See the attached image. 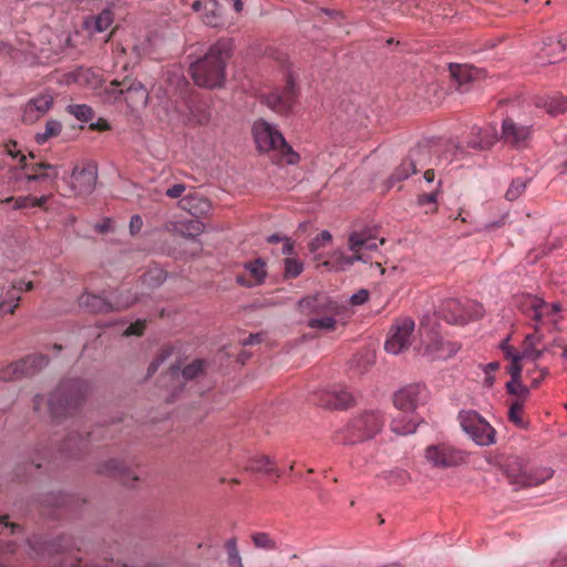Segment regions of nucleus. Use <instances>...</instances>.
Returning a JSON list of instances; mask_svg holds the SVG:
<instances>
[{"label": "nucleus", "instance_id": "obj_50", "mask_svg": "<svg viewBox=\"0 0 567 567\" xmlns=\"http://www.w3.org/2000/svg\"><path fill=\"white\" fill-rule=\"evenodd\" d=\"M383 476L391 485H403L410 480L408 472L400 468L389 471Z\"/></svg>", "mask_w": 567, "mask_h": 567}, {"label": "nucleus", "instance_id": "obj_41", "mask_svg": "<svg viewBox=\"0 0 567 567\" xmlns=\"http://www.w3.org/2000/svg\"><path fill=\"white\" fill-rule=\"evenodd\" d=\"M542 300L543 299L533 295L523 296L519 301V309L524 315L535 320L539 306H542Z\"/></svg>", "mask_w": 567, "mask_h": 567}, {"label": "nucleus", "instance_id": "obj_44", "mask_svg": "<svg viewBox=\"0 0 567 567\" xmlns=\"http://www.w3.org/2000/svg\"><path fill=\"white\" fill-rule=\"evenodd\" d=\"M66 111L83 123L90 122L94 116L93 109L87 104H70L66 106Z\"/></svg>", "mask_w": 567, "mask_h": 567}, {"label": "nucleus", "instance_id": "obj_63", "mask_svg": "<svg viewBox=\"0 0 567 567\" xmlns=\"http://www.w3.org/2000/svg\"><path fill=\"white\" fill-rule=\"evenodd\" d=\"M16 147H17V142H13V141H10L7 145H6V151L7 153L12 156V157H18L20 156L19 161L20 163H24L25 162V155L23 154H20V151H16Z\"/></svg>", "mask_w": 567, "mask_h": 567}, {"label": "nucleus", "instance_id": "obj_47", "mask_svg": "<svg viewBox=\"0 0 567 567\" xmlns=\"http://www.w3.org/2000/svg\"><path fill=\"white\" fill-rule=\"evenodd\" d=\"M522 400H513L508 409V420L518 427L526 429L527 423L524 422L520 412L524 409Z\"/></svg>", "mask_w": 567, "mask_h": 567}, {"label": "nucleus", "instance_id": "obj_35", "mask_svg": "<svg viewBox=\"0 0 567 567\" xmlns=\"http://www.w3.org/2000/svg\"><path fill=\"white\" fill-rule=\"evenodd\" d=\"M246 471L267 475L275 474L277 477L280 476L275 461L267 455H256L250 457L247 462Z\"/></svg>", "mask_w": 567, "mask_h": 567}, {"label": "nucleus", "instance_id": "obj_10", "mask_svg": "<svg viewBox=\"0 0 567 567\" xmlns=\"http://www.w3.org/2000/svg\"><path fill=\"white\" fill-rule=\"evenodd\" d=\"M506 473L512 484L533 487L543 484L554 475L550 467L528 468L523 460L515 457L506 464Z\"/></svg>", "mask_w": 567, "mask_h": 567}, {"label": "nucleus", "instance_id": "obj_17", "mask_svg": "<svg viewBox=\"0 0 567 567\" xmlns=\"http://www.w3.org/2000/svg\"><path fill=\"white\" fill-rule=\"evenodd\" d=\"M530 135L532 126L519 124L511 117L503 120L501 138L514 148L527 147Z\"/></svg>", "mask_w": 567, "mask_h": 567}, {"label": "nucleus", "instance_id": "obj_33", "mask_svg": "<svg viewBox=\"0 0 567 567\" xmlns=\"http://www.w3.org/2000/svg\"><path fill=\"white\" fill-rule=\"evenodd\" d=\"M69 78L74 83L90 89H97L102 83L101 75L90 68L80 66L71 72Z\"/></svg>", "mask_w": 567, "mask_h": 567}, {"label": "nucleus", "instance_id": "obj_40", "mask_svg": "<svg viewBox=\"0 0 567 567\" xmlns=\"http://www.w3.org/2000/svg\"><path fill=\"white\" fill-rule=\"evenodd\" d=\"M225 551L227 555V565L229 567H245L238 549L237 538L230 537L225 542Z\"/></svg>", "mask_w": 567, "mask_h": 567}, {"label": "nucleus", "instance_id": "obj_62", "mask_svg": "<svg viewBox=\"0 0 567 567\" xmlns=\"http://www.w3.org/2000/svg\"><path fill=\"white\" fill-rule=\"evenodd\" d=\"M143 227V219L140 215H133L130 220V233L136 235Z\"/></svg>", "mask_w": 567, "mask_h": 567}, {"label": "nucleus", "instance_id": "obj_54", "mask_svg": "<svg viewBox=\"0 0 567 567\" xmlns=\"http://www.w3.org/2000/svg\"><path fill=\"white\" fill-rule=\"evenodd\" d=\"M522 360V357H514V359L509 360L511 363L507 367V372L511 375V380H518L522 379V364L519 363Z\"/></svg>", "mask_w": 567, "mask_h": 567}, {"label": "nucleus", "instance_id": "obj_6", "mask_svg": "<svg viewBox=\"0 0 567 567\" xmlns=\"http://www.w3.org/2000/svg\"><path fill=\"white\" fill-rule=\"evenodd\" d=\"M432 164L437 163L432 158L431 147L426 143H419L409 151L408 156L390 175L388 186L393 187L417 173L419 168H424Z\"/></svg>", "mask_w": 567, "mask_h": 567}, {"label": "nucleus", "instance_id": "obj_34", "mask_svg": "<svg viewBox=\"0 0 567 567\" xmlns=\"http://www.w3.org/2000/svg\"><path fill=\"white\" fill-rule=\"evenodd\" d=\"M113 19L112 10L103 9L97 16H91L84 20V29L89 32L101 33L109 29L113 23Z\"/></svg>", "mask_w": 567, "mask_h": 567}, {"label": "nucleus", "instance_id": "obj_4", "mask_svg": "<svg viewBox=\"0 0 567 567\" xmlns=\"http://www.w3.org/2000/svg\"><path fill=\"white\" fill-rule=\"evenodd\" d=\"M439 324L429 315L424 316L420 322V334L424 343L423 355L430 361L446 360L460 350L455 342L444 341L437 331Z\"/></svg>", "mask_w": 567, "mask_h": 567}, {"label": "nucleus", "instance_id": "obj_15", "mask_svg": "<svg viewBox=\"0 0 567 567\" xmlns=\"http://www.w3.org/2000/svg\"><path fill=\"white\" fill-rule=\"evenodd\" d=\"M427 399L424 383H411L402 386L393 394V404L401 412L414 413L417 405Z\"/></svg>", "mask_w": 567, "mask_h": 567}, {"label": "nucleus", "instance_id": "obj_48", "mask_svg": "<svg viewBox=\"0 0 567 567\" xmlns=\"http://www.w3.org/2000/svg\"><path fill=\"white\" fill-rule=\"evenodd\" d=\"M527 183V179L520 177L513 179L508 189L506 190L505 198L509 202L518 199L525 192Z\"/></svg>", "mask_w": 567, "mask_h": 567}, {"label": "nucleus", "instance_id": "obj_38", "mask_svg": "<svg viewBox=\"0 0 567 567\" xmlns=\"http://www.w3.org/2000/svg\"><path fill=\"white\" fill-rule=\"evenodd\" d=\"M338 315H322L318 317H311L307 321V326L311 329L321 330V331H333L337 326V317Z\"/></svg>", "mask_w": 567, "mask_h": 567}, {"label": "nucleus", "instance_id": "obj_36", "mask_svg": "<svg viewBox=\"0 0 567 567\" xmlns=\"http://www.w3.org/2000/svg\"><path fill=\"white\" fill-rule=\"evenodd\" d=\"M560 311H561V306L559 302L548 303V302L542 300V306H539L538 312L534 320L537 323L536 327L538 328V323H540V322L548 321L549 323H551L554 330H558L559 329L558 313Z\"/></svg>", "mask_w": 567, "mask_h": 567}, {"label": "nucleus", "instance_id": "obj_12", "mask_svg": "<svg viewBox=\"0 0 567 567\" xmlns=\"http://www.w3.org/2000/svg\"><path fill=\"white\" fill-rule=\"evenodd\" d=\"M261 101L270 110L279 114H288L297 101V89L295 79L289 73L286 78V83L281 89L264 94Z\"/></svg>", "mask_w": 567, "mask_h": 567}, {"label": "nucleus", "instance_id": "obj_45", "mask_svg": "<svg viewBox=\"0 0 567 567\" xmlns=\"http://www.w3.org/2000/svg\"><path fill=\"white\" fill-rule=\"evenodd\" d=\"M544 106L551 115L565 113L567 111V96H551L546 100Z\"/></svg>", "mask_w": 567, "mask_h": 567}, {"label": "nucleus", "instance_id": "obj_37", "mask_svg": "<svg viewBox=\"0 0 567 567\" xmlns=\"http://www.w3.org/2000/svg\"><path fill=\"white\" fill-rule=\"evenodd\" d=\"M244 268L249 272L256 286L262 285L267 277L266 261L261 258L247 261Z\"/></svg>", "mask_w": 567, "mask_h": 567}, {"label": "nucleus", "instance_id": "obj_46", "mask_svg": "<svg viewBox=\"0 0 567 567\" xmlns=\"http://www.w3.org/2000/svg\"><path fill=\"white\" fill-rule=\"evenodd\" d=\"M303 271V264L297 258H286L284 260V277L285 279H293L301 275Z\"/></svg>", "mask_w": 567, "mask_h": 567}, {"label": "nucleus", "instance_id": "obj_14", "mask_svg": "<svg viewBox=\"0 0 567 567\" xmlns=\"http://www.w3.org/2000/svg\"><path fill=\"white\" fill-rule=\"evenodd\" d=\"M415 324L411 318H402L395 321L389 331L384 349L388 353L398 355L411 346V338Z\"/></svg>", "mask_w": 567, "mask_h": 567}, {"label": "nucleus", "instance_id": "obj_59", "mask_svg": "<svg viewBox=\"0 0 567 567\" xmlns=\"http://www.w3.org/2000/svg\"><path fill=\"white\" fill-rule=\"evenodd\" d=\"M369 299V292L365 289H360L358 292L350 297V302L354 306L363 305Z\"/></svg>", "mask_w": 567, "mask_h": 567}, {"label": "nucleus", "instance_id": "obj_61", "mask_svg": "<svg viewBox=\"0 0 567 567\" xmlns=\"http://www.w3.org/2000/svg\"><path fill=\"white\" fill-rule=\"evenodd\" d=\"M145 329V321L138 320L135 323H132L130 327H127L125 334L126 336H140L143 333V330Z\"/></svg>", "mask_w": 567, "mask_h": 567}, {"label": "nucleus", "instance_id": "obj_64", "mask_svg": "<svg viewBox=\"0 0 567 567\" xmlns=\"http://www.w3.org/2000/svg\"><path fill=\"white\" fill-rule=\"evenodd\" d=\"M553 567H565L567 566V548L559 551L551 561Z\"/></svg>", "mask_w": 567, "mask_h": 567}, {"label": "nucleus", "instance_id": "obj_24", "mask_svg": "<svg viewBox=\"0 0 567 567\" xmlns=\"http://www.w3.org/2000/svg\"><path fill=\"white\" fill-rule=\"evenodd\" d=\"M194 11L200 13L202 21L210 28H223L225 19L217 0H196L192 4Z\"/></svg>", "mask_w": 567, "mask_h": 567}, {"label": "nucleus", "instance_id": "obj_13", "mask_svg": "<svg viewBox=\"0 0 567 567\" xmlns=\"http://www.w3.org/2000/svg\"><path fill=\"white\" fill-rule=\"evenodd\" d=\"M298 307L303 315L310 318L328 313L340 315L343 309L342 305L324 292H317L301 298L298 301Z\"/></svg>", "mask_w": 567, "mask_h": 567}, {"label": "nucleus", "instance_id": "obj_30", "mask_svg": "<svg viewBox=\"0 0 567 567\" xmlns=\"http://www.w3.org/2000/svg\"><path fill=\"white\" fill-rule=\"evenodd\" d=\"M556 44H560V41L558 38H555V37H547L543 41V47H542L540 51L538 52V61L540 63H543V64L556 63L566 58L563 49H560L559 47H556Z\"/></svg>", "mask_w": 567, "mask_h": 567}, {"label": "nucleus", "instance_id": "obj_49", "mask_svg": "<svg viewBox=\"0 0 567 567\" xmlns=\"http://www.w3.org/2000/svg\"><path fill=\"white\" fill-rule=\"evenodd\" d=\"M190 114L195 123L198 125H206L210 121V112L205 105H195L190 107Z\"/></svg>", "mask_w": 567, "mask_h": 567}, {"label": "nucleus", "instance_id": "obj_58", "mask_svg": "<svg viewBox=\"0 0 567 567\" xmlns=\"http://www.w3.org/2000/svg\"><path fill=\"white\" fill-rule=\"evenodd\" d=\"M508 341H509V338H506L501 343V349L504 353V357L507 360H512V359H514V357H520V352L515 351L514 348L509 346Z\"/></svg>", "mask_w": 567, "mask_h": 567}, {"label": "nucleus", "instance_id": "obj_32", "mask_svg": "<svg viewBox=\"0 0 567 567\" xmlns=\"http://www.w3.org/2000/svg\"><path fill=\"white\" fill-rule=\"evenodd\" d=\"M544 339L543 333L539 332L538 328L535 327V332L527 334L523 342V351L520 352L522 359H529L532 361H538L545 350L536 349V346L540 343Z\"/></svg>", "mask_w": 567, "mask_h": 567}, {"label": "nucleus", "instance_id": "obj_1", "mask_svg": "<svg viewBox=\"0 0 567 567\" xmlns=\"http://www.w3.org/2000/svg\"><path fill=\"white\" fill-rule=\"evenodd\" d=\"M233 49V40L228 38H221L212 44L205 55L189 66L195 84L207 89L223 86L226 80V64Z\"/></svg>", "mask_w": 567, "mask_h": 567}, {"label": "nucleus", "instance_id": "obj_26", "mask_svg": "<svg viewBox=\"0 0 567 567\" xmlns=\"http://www.w3.org/2000/svg\"><path fill=\"white\" fill-rule=\"evenodd\" d=\"M95 432H90L86 436L80 433H71L63 441L59 449V453L65 457H79L86 453Z\"/></svg>", "mask_w": 567, "mask_h": 567}, {"label": "nucleus", "instance_id": "obj_51", "mask_svg": "<svg viewBox=\"0 0 567 567\" xmlns=\"http://www.w3.org/2000/svg\"><path fill=\"white\" fill-rule=\"evenodd\" d=\"M203 369H204V361L195 360L190 364H187L182 370V377L185 380H193L203 371Z\"/></svg>", "mask_w": 567, "mask_h": 567}, {"label": "nucleus", "instance_id": "obj_11", "mask_svg": "<svg viewBox=\"0 0 567 567\" xmlns=\"http://www.w3.org/2000/svg\"><path fill=\"white\" fill-rule=\"evenodd\" d=\"M426 461L436 468H449L464 464L467 458L466 452L447 443L430 445L425 449Z\"/></svg>", "mask_w": 567, "mask_h": 567}, {"label": "nucleus", "instance_id": "obj_29", "mask_svg": "<svg viewBox=\"0 0 567 567\" xmlns=\"http://www.w3.org/2000/svg\"><path fill=\"white\" fill-rule=\"evenodd\" d=\"M421 421V417L414 413L401 412L398 416L392 419L390 429L398 435H409L416 431Z\"/></svg>", "mask_w": 567, "mask_h": 567}, {"label": "nucleus", "instance_id": "obj_7", "mask_svg": "<svg viewBox=\"0 0 567 567\" xmlns=\"http://www.w3.org/2000/svg\"><path fill=\"white\" fill-rule=\"evenodd\" d=\"M435 315L449 323L465 324L470 320L481 318L483 307L470 299L450 298L441 302Z\"/></svg>", "mask_w": 567, "mask_h": 567}, {"label": "nucleus", "instance_id": "obj_16", "mask_svg": "<svg viewBox=\"0 0 567 567\" xmlns=\"http://www.w3.org/2000/svg\"><path fill=\"white\" fill-rule=\"evenodd\" d=\"M383 243V239L372 236L371 230L351 233L349 236V249L353 255L346 259V264L352 265L354 261L367 262L368 256H365L364 251L377 250Z\"/></svg>", "mask_w": 567, "mask_h": 567}, {"label": "nucleus", "instance_id": "obj_3", "mask_svg": "<svg viewBox=\"0 0 567 567\" xmlns=\"http://www.w3.org/2000/svg\"><path fill=\"white\" fill-rule=\"evenodd\" d=\"M384 424L385 417L381 411H365L350 420L334 440L343 445L371 440L382 431Z\"/></svg>", "mask_w": 567, "mask_h": 567}, {"label": "nucleus", "instance_id": "obj_53", "mask_svg": "<svg viewBox=\"0 0 567 567\" xmlns=\"http://www.w3.org/2000/svg\"><path fill=\"white\" fill-rule=\"evenodd\" d=\"M31 169V174H28L27 175V181L30 183V182H39V181H44V179H55L59 175V172H53V173H40L39 168H32V166L30 167Z\"/></svg>", "mask_w": 567, "mask_h": 567}, {"label": "nucleus", "instance_id": "obj_39", "mask_svg": "<svg viewBox=\"0 0 567 567\" xmlns=\"http://www.w3.org/2000/svg\"><path fill=\"white\" fill-rule=\"evenodd\" d=\"M62 131V124L60 121L50 118L45 122L44 131L35 134V142L40 145L44 144L48 140L60 135Z\"/></svg>", "mask_w": 567, "mask_h": 567}, {"label": "nucleus", "instance_id": "obj_8", "mask_svg": "<svg viewBox=\"0 0 567 567\" xmlns=\"http://www.w3.org/2000/svg\"><path fill=\"white\" fill-rule=\"evenodd\" d=\"M458 421L462 430L480 446H489L496 441L495 429L476 411H461Z\"/></svg>", "mask_w": 567, "mask_h": 567}, {"label": "nucleus", "instance_id": "obj_52", "mask_svg": "<svg viewBox=\"0 0 567 567\" xmlns=\"http://www.w3.org/2000/svg\"><path fill=\"white\" fill-rule=\"evenodd\" d=\"M440 186L441 181L437 182V185L433 190L420 194L416 198V204L421 207L430 204H435L437 202V196L440 194Z\"/></svg>", "mask_w": 567, "mask_h": 567}, {"label": "nucleus", "instance_id": "obj_60", "mask_svg": "<svg viewBox=\"0 0 567 567\" xmlns=\"http://www.w3.org/2000/svg\"><path fill=\"white\" fill-rule=\"evenodd\" d=\"M186 186L184 184H174L172 187L167 188L165 194L169 198H178L185 192Z\"/></svg>", "mask_w": 567, "mask_h": 567}, {"label": "nucleus", "instance_id": "obj_23", "mask_svg": "<svg viewBox=\"0 0 567 567\" xmlns=\"http://www.w3.org/2000/svg\"><path fill=\"white\" fill-rule=\"evenodd\" d=\"M53 102V95L49 92L41 93L30 99L23 109V122L28 124L35 123L52 109Z\"/></svg>", "mask_w": 567, "mask_h": 567}, {"label": "nucleus", "instance_id": "obj_22", "mask_svg": "<svg viewBox=\"0 0 567 567\" xmlns=\"http://www.w3.org/2000/svg\"><path fill=\"white\" fill-rule=\"evenodd\" d=\"M95 472L101 475L118 478L124 485L138 480L131 467L120 458H110L96 465Z\"/></svg>", "mask_w": 567, "mask_h": 567}, {"label": "nucleus", "instance_id": "obj_18", "mask_svg": "<svg viewBox=\"0 0 567 567\" xmlns=\"http://www.w3.org/2000/svg\"><path fill=\"white\" fill-rule=\"evenodd\" d=\"M97 168L94 164L75 166L71 175V188L79 196L91 194L96 185Z\"/></svg>", "mask_w": 567, "mask_h": 567}, {"label": "nucleus", "instance_id": "obj_56", "mask_svg": "<svg viewBox=\"0 0 567 567\" xmlns=\"http://www.w3.org/2000/svg\"><path fill=\"white\" fill-rule=\"evenodd\" d=\"M137 301V298L135 296H133L132 293L130 292H121V293H116L113 298V301L112 303H127V306L125 307V309L132 307L135 302Z\"/></svg>", "mask_w": 567, "mask_h": 567}, {"label": "nucleus", "instance_id": "obj_55", "mask_svg": "<svg viewBox=\"0 0 567 567\" xmlns=\"http://www.w3.org/2000/svg\"><path fill=\"white\" fill-rule=\"evenodd\" d=\"M169 350H162V352L157 355V358L150 363L147 368V378H151L159 368V365L169 357Z\"/></svg>", "mask_w": 567, "mask_h": 567}, {"label": "nucleus", "instance_id": "obj_5", "mask_svg": "<svg viewBox=\"0 0 567 567\" xmlns=\"http://www.w3.org/2000/svg\"><path fill=\"white\" fill-rule=\"evenodd\" d=\"M252 134L259 151H279L286 157V163L290 165L299 161V155L287 144L282 134L267 121H256L252 125Z\"/></svg>", "mask_w": 567, "mask_h": 567}, {"label": "nucleus", "instance_id": "obj_28", "mask_svg": "<svg viewBox=\"0 0 567 567\" xmlns=\"http://www.w3.org/2000/svg\"><path fill=\"white\" fill-rule=\"evenodd\" d=\"M118 95H123L131 111L144 109L148 102V92L140 81H133L127 87L120 89Z\"/></svg>", "mask_w": 567, "mask_h": 567}, {"label": "nucleus", "instance_id": "obj_31", "mask_svg": "<svg viewBox=\"0 0 567 567\" xmlns=\"http://www.w3.org/2000/svg\"><path fill=\"white\" fill-rule=\"evenodd\" d=\"M21 292L22 288L17 285L0 289V316L14 312L16 308L19 306Z\"/></svg>", "mask_w": 567, "mask_h": 567}, {"label": "nucleus", "instance_id": "obj_9", "mask_svg": "<svg viewBox=\"0 0 567 567\" xmlns=\"http://www.w3.org/2000/svg\"><path fill=\"white\" fill-rule=\"evenodd\" d=\"M50 358L42 353H31L0 369V380L4 382L31 378L48 367Z\"/></svg>", "mask_w": 567, "mask_h": 567}, {"label": "nucleus", "instance_id": "obj_20", "mask_svg": "<svg viewBox=\"0 0 567 567\" xmlns=\"http://www.w3.org/2000/svg\"><path fill=\"white\" fill-rule=\"evenodd\" d=\"M313 401L326 409H347L353 401L352 394L344 388L333 386L315 394Z\"/></svg>", "mask_w": 567, "mask_h": 567}, {"label": "nucleus", "instance_id": "obj_27", "mask_svg": "<svg viewBox=\"0 0 567 567\" xmlns=\"http://www.w3.org/2000/svg\"><path fill=\"white\" fill-rule=\"evenodd\" d=\"M497 140L498 134L495 126H473L467 140V146L473 150L485 151L489 150L497 142Z\"/></svg>", "mask_w": 567, "mask_h": 567}, {"label": "nucleus", "instance_id": "obj_57", "mask_svg": "<svg viewBox=\"0 0 567 567\" xmlns=\"http://www.w3.org/2000/svg\"><path fill=\"white\" fill-rule=\"evenodd\" d=\"M332 236L328 230H322L311 243V249H318L331 240Z\"/></svg>", "mask_w": 567, "mask_h": 567}, {"label": "nucleus", "instance_id": "obj_19", "mask_svg": "<svg viewBox=\"0 0 567 567\" xmlns=\"http://www.w3.org/2000/svg\"><path fill=\"white\" fill-rule=\"evenodd\" d=\"M80 308L91 313H111L125 310L127 303H112L102 295L84 291L78 299Z\"/></svg>", "mask_w": 567, "mask_h": 567}, {"label": "nucleus", "instance_id": "obj_43", "mask_svg": "<svg viewBox=\"0 0 567 567\" xmlns=\"http://www.w3.org/2000/svg\"><path fill=\"white\" fill-rule=\"evenodd\" d=\"M505 388L508 394L516 396L515 400H522V403H525L530 394L529 388L523 384L522 379L509 380Z\"/></svg>", "mask_w": 567, "mask_h": 567}, {"label": "nucleus", "instance_id": "obj_2", "mask_svg": "<svg viewBox=\"0 0 567 567\" xmlns=\"http://www.w3.org/2000/svg\"><path fill=\"white\" fill-rule=\"evenodd\" d=\"M89 384L82 379L62 380L51 393L48 405L53 419L72 415L84 403Z\"/></svg>", "mask_w": 567, "mask_h": 567}, {"label": "nucleus", "instance_id": "obj_42", "mask_svg": "<svg viewBox=\"0 0 567 567\" xmlns=\"http://www.w3.org/2000/svg\"><path fill=\"white\" fill-rule=\"evenodd\" d=\"M251 542L254 546L262 550H277L279 548L277 542L265 532H256L251 534Z\"/></svg>", "mask_w": 567, "mask_h": 567}, {"label": "nucleus", "instance_id": "obj_21", "mask_svg": "<svg viewBox=\"0 0 567 567\" xmlns=\"http://www.w3.org/2000/svg\"><path fill=\"white\" fill-rule=\"evenodd\" d=\"M27 543L30 548L29 556L31 558H37L45 553L52 554L75 547L73 538L69 536H61L52 542H42L41 539L33 537L29 538Z\"/></svg>", "mask_w": 567, "mask_h": 567}, {"label": "nucleus", "instance_id": "obj_25", "mask_svg": "<svg viewBox=\"0 0 567 567\" xmlns=\"http://www.w3.org/2000/svg\"><path fill=\"white\" fill-rule=\"evenodd\" d=\"M451 76L457 83V91L465 93L468 91V84L475 80L485 78V71L483 69L475 68L470 64H451L450 65Z\"/></svg>", "mask_w": 567, "mask_h": 567}]
</instances>
